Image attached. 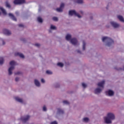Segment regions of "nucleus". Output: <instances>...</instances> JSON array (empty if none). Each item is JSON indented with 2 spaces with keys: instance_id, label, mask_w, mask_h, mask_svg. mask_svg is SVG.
Wrapping results in <instances>:
<instances>
[{
  "instance_id": "f257e3e1",
  "label": "nucleus",
  "mask_w": 124,
  "mask_h": 124,
  "mask_svg": "<svg viewBox=\"0 0 124 124\" xmlns=\"http://www.w3.org/2000/svg\"><path fill=\"white\" fill-rule=\"evenodd\" d=\"M106 124H111L112 120H115V115L113 113H109L107 115V117L104 118Z\"/></svg>"
},
{
  "instance_id": "f03ea898",
  "label": "nucleus",
  "mask_w": 124,
  "mask_h": 124,
  "mask_svg": "<svg viewBox=\"0 0 124 124\" xmlns=\"http://www.w3.org/2000/svg\"><path fill=\"white\" fill-rule=\"evenodd\" d=\"M102 41L103 42L107 41V46H108V47H110L112 44H114V41L112 39L108 37H103L102 38Z\"/></svg>"
},
{
  "instance_id": "7ed1b4c3",
  "label": "nucleus",
  "mask_w": 124,
  "mask_h": 124,
  "mask_svg": "<svg viewBox=\"0 0 124 124\" xmlns=\"http://www.w3.org/2000/svg\"><path fill=\"white\" fill-rule=\"evenodd\" d=\"M10 65H12V66H11L9 68V75H11V74H12V70H13L14 69V66H13V65H15V62L11 61V62H10Z\"/></svg>"
},
{
  "instance_id": "20e7f679",
  "label": "nucleus",
  "mask_w": 124,
  "mask_h": 124,
  "mask_svg": "<svg viewBox=\"0 0 124 124\" xmlns=\"http://www.w3.org/2000/svg\"><path fill=\"white\" fill-rule=\"evenodd\" d=\"M69 15L70 16H72L73 15H74L75 16H77L78 18H81V16L77 13H76V11L75 10H70L69 12Z\"/></svg>"
},
{
  "instance_id": "39448f33",
  "label": "nucleus",
  "mask_w": 124,
  "mask_h": 124,
  "mask_svg": "<svg viewBox=\"0 0 124 124\" xmlns=\"http://www.w3.org/2000/svg\"><path fill=\"white\" fill-rule=\"evenodd\" d=\"M25 0H15L14 1V4H23L25 3Z\"/></svg>"
},
{
  "instance_id": "423d86ee",
  "label": "nucleus",
  "mask_w": 124,
  "mask_h": 124,
  "mask_svg": "<svg viewBox=\"0 0 124 124\" xmlns=\"http://www.w3.org/2000/svg\"><path fill=\"white\" fill-rule=\"evenodd\" d=\"M30 118H31V116L27 115L24 117H22L21 118V120H22L23 123H26V122H28V121H29Z\"/></svg>"
},
{
  "instance_id": "0eeeda50",
  "label": "nucleus",
  "mask_w": 124,
  "mask_h": 124,
  "mask_svg": "<svg viewBox=\"0 0 124 124\" xmlns=\"http://www.w3.org/2000/svg\"><path fill=\"white\" fill-rule=\"evenodd\" d=\"M106 95H109V96H112V95H114V92L112 90H108L106 92Z\"/></svg>"
},
{
  "instance_id": "6e6552de",
  "label": "nucleus",
  "mask_w": 124,
  "mask_h": 124,
  "mask_svg": "<svg viewBox=\"0 0 124 124\" xmlns=\"http://www.w3.org/2000/svg\"><path fill=\"white\" fill-rule=\"evenodd\" d=\"M71 43H72L73 45H77V44H78V41L76 38H72L71 39Z\"/></svg>"
},
{
  "instance_id": "1a4fd4ad",
  "label": "nucleus",
  "mask_w": 124,
  "mask_h": 124,
  "mask_svg": "<svg viewBox=\"0 0 124 124\" xmlns=\"http://www.w3.org/2000/svg\"><path fill=\"white\" fill-rule=\"evenodd\" d=\"M104 84H105V81L103 80L101 81L100 82H99L97 84V86L98 87H100L101 88H102L103 89L104 88Z\"/></svg>"
},
{
  "instance_id": "9d476101",
  "label": "nucleus",
  "mask_w": 124,
  "mask_h": 124,
  "mask_svg": "<svg viewBox=\"0 0 124 124\" xmlns=\"http://www.w3.org/2000/svg\"><path fill=\"white\" fill-rule=\"evenodd\" d=\"M3 32L4 34H6V35H10V34H11V32L7 29H4L3 30Z\"/></svg>"
},
{
  "instance_id": "9b49d317",
  "label": "nucleus",
  "mask_w": 124,
  "mask_h": 124,
  "mask_svg": "<svg viewBox=\"0 0 124 124\" xmlns=\"http://www.w3.org/2000/svg\"><path fill=\"white\" fill-rule=\"evenodd\" d=\"M111 25L113 27V28H119L120 27V25L116 23V22H111Z\"/></svg>"
},
{
  "instance_id": "f8f14e48",
  "label": "nucleus",
  "mask_w": 124,
  "mask_h": 124,
  "mask_svg": "<svg viewBox=\"0 0 124 124\" xmlns=\"http://www.w3.org/2000/svg\"><path fill=\"white\" fill-rule=\"evenodd\" d=\"M15 56H18V57H20V58H22V59H24V58H25V56H24V55L19 52L16 53L15 54Z\"/></svg>"
},
{
  "instance_id": "ddd939ff",
  "label": "nucleus",
  "mask_w": 124,
  "mask_h": 124,
  "mask_svg": "<svg viewBox=\"0 0 124 124\" xmlns=\"http://www.w3.org/2000/svg\"><path fill=\"white\" fill-rule=\"evenodd\" d=\"M9 17H11V19H12V20H13V21H17V18H16V17L14 16V15H13V14L10 13L9 14Z\"/></svg>"
},
{
  "instance_id": "4468645a",
  "label": "nucleus",
  "mask_w": 124,
  "mask_h": 124,
  "mask_svg": "<svg viewBox=\"0 0 124 124\" xmlns=\"http://www.w3.org/2000/svg\"><path fill=\"white\" fill-rule=\"evenodd\" d=\"M102 91V90H101L100 88H96L94 90V93H95V94L97 93H101Z\"/></svg>"
},
{
  "instance_id": "2eb2a0df",
  "label": "nucleus",
  "mask_w": 124,
  "mask_h": 124,
  "mask_svg": "<svg viewBox=\"0 0 124 124\" xmlns=\"http://www.w3.org/2000/svg\"><path fill=\"white\" fill-rule=\"evenodd\" d=\"M15 99L16 101H18V102H20V103H23V99L18 97H16Z\"/></svg>"
},
{
  "instance_id": "dca6fc26",
  "label": "nucleus",
  "mask_w": 124,
  "mask_h": 124,
  "mask_svg": "<svg viewBox=\"0 0 124 124\" xmlns=\"http://www.w3.org/2000/svg\"><path fill=\"white\" fill-rule=\"evenodd\" d=\"M117 18L119 19V20H120V21H121V22H123V23H124V17L122 16H118Z\"/></svg>"
},
{
  "instance_id": "f3484780",
  "label": "nucleus",
  "mask_w": 124,
  "mask_h": 124,
  "mask_svg": "<svg viewBox=\"0 0 124 124\" xmlns=\"http://www.w3.org/2000/svg\"><path fill=\"white\" fill-rule=\"evenodd\" d=\"M34 83L35 85L37 86V87H40V83H39V81H38V80L35 79Z\"/></svg>"
},
{
  "instance_id": "a211bd4d",
  "label": "nucleus",
  "mask_w": 124,
  "mask_h": 124,
  "mask_svg": "<svg viewBox=\"0 0 124 124\" xmlns=\"http://www.w3.org/2000/svg\"><path fill=\"white\" fill-rule=\"evenodd\" d=\"M66 39L68 41L70 40V39H71V35L69 34H67V35L66 36Z\"/></svg>"
},
{
  "instance_id": "6ab92c4d",
  "label": "nucleus",
  "mask_w": 124,
  "mask_h": 124,
  "mask_svg": "<svg viewBox=\"0 0 124 124\" xmlns=\"http://www.w3.org/2000/svg\"><path fill=\"white\" fill-rule=\"evenodd\" d=\"M3 62H4V59H3V58L0 57V65L3 64Z\"/></svg>"
},
{
  "instance_id": "aec40b11",
  "label": "nucleus",
  "mask_w": 124,
  "mask_h": 124,
  "mask_svg": "<svg viewBox=\"0 0 124 124\" xmlns=\"http://www.w3.org/2000/svg\"><path fill=\"white\" fill-rule=\"evenodd\" d=\"M0 9L2 11V12L3 14H4V15H6V11H5V10L4 9H3V8L0 7Z\"/></svg>"
},
{
  "instance_id": "412c9836",
  "label": "nucleus",
  "mask_w": 124,
  "mask_h": 124,
  "mask_svg": "<svg viewBox=\"0 0 124 124\" xmlns=\"http://www.w3.org/2000/svg\"><path fill=\"white\" fill-rule=\"evenodd\" d=\"M58 113H59L60 114H63V113H64V112L63 111V110H62V109H61V108H58Z\"/></svg>"
},
{
  "instance_id": "4be33fe9",
  "label": "nucleus",
  "mask_w": 124,
  "mask_h": 124,
  "mask_svg": "<svg viewBox=\"0 0 124 124\" xmlns=\"http://www.w3.org/2000/svg\"><path fill=\"white\" fill-rule=\"evenodd\" d=\"M5 3L6 7H8V8H10V7H11V6L9 4V3H8V1H6Z\"/></svg>"
},
{
  "instance_id": "5701e85b",
  "label": "nucleus",
  "mask_w": 124,
  "mask_h": 124,
  "mask_svg": "<svg viewBox=\"0 0 124 124\" xmlns=\"http://www.w3.org/2000/svg\"><path fill=\"white\" fill-rule=\"evenodd\" d=\"M83 50H86V42H85V41H83Z\"/></svg>"
},
{
  "instance_id": "b1692460",
  "label": "nucleus",
  "mask_w": 124,
  "mask_h": 124,
  "mask_svg": "<svg viewBox=\"0 0 124 124\" xmlns=\"http://www.w3.org/2000/svg\"><path fill=\"white\" fill-rule=\"evenodd\" d=\"M37 20H38V22H39V23H42V22H43L42 18H41L40 17H38L37 18Z\"/></svg>"
},
{
  "instance_id": "393cba45",
  "label": "nucleus",
  "mask_w": 124,
  "mask_h": 124,
  "mask_svg": "<svg viewBox=\"0 0 124 124\" xmlns=\"http://www.w3.org/2000/svg\"><path fill=\"white\" fill-rule=\"evenodd\" d=\"M57 65L58 66H60V67H62L63 66V63H62V62H58L57 63Z\"/></svg>"
},
{
  "instance_id": "a878e982",
  "label": "nucleus",
  "mask_w": 124,
  "mask_h": 124,
  "mask_svg": "<svg viewBox=\"0 0 124 124\" xmlns=\"http://www.w3.org/2000/svg\"><path fill=\"white\" fill-rule=\"evenodd\" d=\"M56 11H57L58 12H62V9L60 7V8H57Z\"/></svg>"
},
{
  "instance_id": "bb28decb",
  "label": "nucleus",
  "mask_w": 124,
  "mask_h": 124,
  "mask_svg": "<svg viewBox=\"0 0 124 124\" xmlns=\"http://www.w3.org/2000/svg\"><path fill=\"white\" fill-rule=\"evenodd\" d=\"M83 122H85L86 123H88L89 122V118L85 117L83 119Z\"/></svg>"
},
{
  "instance_id": "cd10ccee",
  "label": "nucleus",
  "mask_w": 124,
  "mask_h": 124,
  "mask_svg": "<svg viewBox=\"0 0 124 124\" xmlns=\"http://www.w3.org/2000/svg\"><path fill=\"white\" fill-rule=\"evenodd\" d=\"M77 3H83V0H77Z\"/></svg>"
},
{
  "instance_id": "c85d7f7f",
  "label": "nucleus",
  "mask_w": 124,
  "mask_h": 124,
  "mask_svg": "<svg viewBox=\"0 0 124 124\" xmlns=\"http://www.w3.org/2000/svg\"><path fill=\"white\" fill-rule=\"evenodd\" d=\"M63 7H64V3H61V5H60V8H63Z\"/></svg>"
},
{
  "instance_id": "c756f323",
  "label": "nucleus",
  "mask_w": 124,
  "mask_h": 124,
  "mask_svg": "<svg viewBox=\"0 0 124 124\" xmlns=\"http://www.w3.org/2000/svg\"><path fill=\"white\" fill-rule=\"evenodd\" d=\"M46 73L47 74H49V75L52 74V73L51 72V71H49V70H47V71H46Z\"/></svg>"
},
{
  "instance_id": "7c9ffc66",
  "label": "nucleus",
  "mask_w": 124,
  "mask_h": 124,
  "mask_svg": "<svg viewBox=\"0 0 124 124\" xmlns=\"http://www.w3.org/2000/svg\"><path fill=\"white\" fill-rule=\"evenodd\" d=\"M63 103H64V104H69V102L66 100L63 101Z\"/></svg>"
},
{
  "instance_id": "2f4dec72",
  "label": "nucleus",
  "mask_w": 124,
  "mask_h": 124,
  "mask_svg": "<svg viewBox=\"0 0 124 124\" xmlns=\"http://www.w3.org/2000/svg\"><path fill=\"white\" fill-rule=\"evenodd\" d=\"M52 19L53 20V21H57L58 20V17H53Z\"/></svg>"
},
{
  "instance_id": "473e14b6",
  "label": "nucleus",
  "mask_w": 124,
  "mask_h": 124,
  "mask_svg": "<svg viewBox=\"0 0 124 124\" xmlns=\"http://www.w3.org/2000/svg\"><path fill=\"white\" fill-rule=\"evenodd\" d=\"M50 29L51 30H56V27H55L53 25H51Z\"/></svg>"
},
{
  "instance_id": "72a5a7b5",
  "label": "nucleus",
  "mask_w": 124,
  "mask_h": 124,
  "mask_svg": "<svg viewBox=\"0 0 124 124\" xmlns=\"http://www.w3.org/2000/svg\"><path fill=\"white\" fill-rule=\"evenodd\" d=\"M82 86L84 88L87 87V85L86 84H85L84 83H82Z\"/></svg>"
},
{
  "instance_id": "f704fd0d",
  "label": "nucleus",
  "mask_w": 124,
  "mask_h": 124,
  "mask_svg": "<svg viewBox=\"0 0 124 124\" xmlns=\"http://www.w3.org/2000/svg\"><path fill=\"white\" fill-rule=\"evenodd\" d=\"M18 27H19V28H24V25L22 24H18Z\"/></svg>"
},
{
  "instance_id": "c9c22d12",
  "label": "nucleus",
  "mask_w": 124,
  "mask_h": 124,
  "mask_svg": "<svg viewBox=\"0 0 124 124\" xmlns=\"http://www.w3.org/2000/svg\"><path fill=\"white\" fill-rule=\"evenodd\" d=\"M43 111H47V108H46V107L44 106L43 108Z\"/></svg>"
},
{
  "instance_id": "e433bc0d",
  "label": "nucleus",
  "mask_w": 124,
  "mask_h": 124,
  "mask_svg": "<svg viewBox=\"0 0 124 124\" xmlns=\"http://www.w3.org/2000/svg\"><path fill=\"white\" fill-rule=\"evenodd\" d=\"M34 46H36V47H40V44L37 43V44H35L34 45Z\"/></svg>"
},
{
  "instance_id": "4c0bfd02",
  "label": "nucleus",
  "mask_w": 124,
  "mask_h": 124,
  "mask_svg": "<svg viewBox=\"0 0 124 124\" xmlns=\"http://www.w3.org/2000/svg\"><path fill=\"white\" fill-rule=\"evenodd\" d=\"M15 75H19V74H21V72H17L16 73H15Z\"/></svg>"
},
{
  "instance_id": "58836bf2",
  "label": "nucleus",
  "mask_w": 124,
  "mask_h": 124,
  "mask_svg": "<svg viewBox=\"0 0 124 124\" xmlns=\"http://www.w3.org/2000/svg\"><path fill=\"white\" fill-rule=\"evenodd\" d=\"M50 124H58V123L57 122V121H54L51 122Z\"/></svg>"
},
{
  "instance_id": "ea45409f",
  "label": "nucleus",
  "mask_w": 124,
  "mask_h": 124,
  "mask_svg": "<svg viewBox=\"0 0 124 124\" xmlns=\"http://www.w3.org/2000/svg\"><path fill=\"white\" fill-rule=\"evenodd\" d=\"M16 82H18L19 81V78H16L15 79Z\"/></svg>"
},
{
  "instance_id": "a19ab883",
  "label": "nucleus",
  "mask_w": 124,
  "mask_h": 124,
  "mask_svg": "<svg viewBox=\"0 0 124 124\" xmlns=\"http://www.w3.org/2000/svg\"><path fill=\"white\" fill-rule=\"evenodd\" d=\"M41 82H42V83H45V80H44V79L42 78Z\"/></svg>"
},
{
  "instance_id": "79ce46f5",
  "label": "nucleus",
  "mask_w": 124,
  "mask_h": 124,
  "mask_svg": "<svg viewBox=\"0 0 124 124\" xmlns=\"http://www.w3.org/2000/svg\"><path fill=\"white\" fill-rule=\"evenodd\" d=\"M77 53H79V54H81V51H80L79 50H77Z\"/></svg>"
},
{
  "instance_id": "37998d69",
  "label": "nucleus",
  "mask_w": 124,
  "mask_h": 124,
  "mask_svg": "<svg viewBox=\"0 0 124 124\" xmlns=\"http://www.w3.org/2000/svg\"><path fill=\"white\" fill-rule=\"evenodd\" d=\"M3 45H4L5 44V42H4V41H2Z\"/></svg>"
},
{
  "instance_id": "c03bdc74",
  "label": "nucleus",
  "mask_w": 124,
  "mask_h": 124,
  "mask_svg": "<svg viewBox=\"0 0 124 124\" xmlns=\"http://www.w3.org/2000/svg\"><path fill=\"white\" fill-rule=\"evenodd\" d=\"M80 13H81V14H83V12L82 11H80Z\"/></svg>"
},
{
  "instance_id": "a18cd8bd",
  "label": "nucleus",
  "mask_w": 124,
  "mask_h": 124,
  "mask_svg": "<svg viewBox=\"0 0 124 124\" xmlns=\"http://www.w3.org/2000/svg\"><path fill=\"white\" fill-rule=\"evenodd\" d=\"M60 87V85H58V86H56V88H59Z\"/></svg>"
},
{
  "instance_id": "49530a36",
  "label": "nucleus",
  "mask_w": 124,
  "mask_h": 124,
  "mask_svg": "<svg viewBox=\"0 0 124 124\" xmlns=\"http://www.w3.org/2000/svg\"><path fill=\"white\" fill-rule=\"evenodd\" d=\"M16 15H18V12H16Z\"/></svg>"
},
{
  "instance_id": "de8ad7c7",
  "label": "nucleus",
  "mask_w": 124,
  "mask_h": 124,
  "mask_svg": "<svg viewBox=\"0 0 124 124\" xmlns=\"http://www.w3.org/2000/svg\"><path fill=\"white\" fill-rule=\"evenodd\" d=\"M49 32H51V30L49 31Z\"/></svg>"
}]
</instances>
